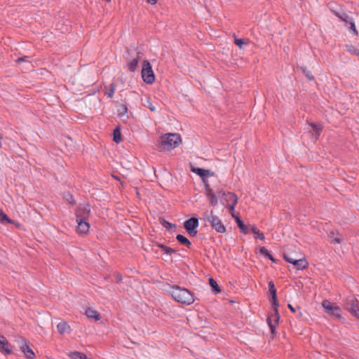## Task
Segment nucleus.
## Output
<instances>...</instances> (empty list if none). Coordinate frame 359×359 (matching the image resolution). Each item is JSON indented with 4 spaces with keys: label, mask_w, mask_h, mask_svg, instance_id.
<instances>
[{
    "label": "nucleus",
    "mask_w": 359,
    "mask_h": 359,
    "mask_svg": "<svg viewBox=\"0 0 359 359\" xmlns=\"http://www.w3.org/2000/svg\"><path fill=\"white\" fill-rule=\"evenodd\" d=\"M169 291L172 297L177 302L190 305L194 302L193 294L186 288L177 285L171 286Z\"/></svg>",
    "instance_id": "1"
},
{
    "label": "nucleus",
    "mask_w": 359,
    "mask_h": 359,
    "mask_svg": "<svg viewBox=\"0 0 359 359\" xmlns=\"http://www.w3.org/2000/svg\"><path fill=\"white\" fill-rule=\"evenodd\" d=\"M287 307L289 308V309L292 312V313H295L296 312V309L295 308H294L291 304H288L287 305Z\"/></svg>",
    "instance_id": "47"
},
{
    "label": "nucleus",
    "mask_w": 359,
    "mask_h": 359,
    "mask_svg": "<svg viewBox=\"0 0 359 359\" xmlns=\"http://www.w3.org/2000/svg\"><path fill=\"white\" fill-rule=\"evenodd\" d=\"M156 245H157V247L161 248L162 250H163L166 253V250H168V246H166L163 244H161V243H158Z\"/></svg>",
    "instance_id": "41"
},
{
    "label": "nucleus",
    "mask_w": 359,
    "mask_h": 359,
    "mask_svg": "<svg viewBox=\"0 0 359 359\" xmlns=\"http://www.w3.org/2000/svg\"><path fill=\"white\" fill-rule=\"evenodd\" d=\"M302 71L303 74L305 75V76L308 79V80L313 81L314 79V77L310 71L306 70V68L303 67H302Z\"/></svg>",
    "instance_id": "36"
},
{
    "label": "nucleus",
    "mask_w": 359,
    "mask_h": 359,
    "mask_svg": "<svg viewBox=\"0 0 359 359\" xmlns=\"http://www.w3.org/2000/svg\"><path fill=\"white\" fill-rule=\"evenodd\" d=\"M21 351L28 359H32L35 355L33 351L27 344H24L21 346Z\"/></svg>",
    "instance_id": "20"
},
{
    "label": "nucleus",
    "mask_w": 359,
    "mask_h": 359,
    "mask_svg": "<svg viewBox=\"0 0 359 359\" xmlns=\"http://www.w3.org/2000/svg\"><path fill=\"white\" fill-rule=\"evenodd\" d=\"M148 4L154 5L157 3L158 0H146Z\"/></svg>",
    "instance_id": "46"
},
{
    "label": "nucleus",
    "mask_w": 359,
    "mask_h": 359,
    "mask_svg": "<svg viewBox=\"0 0 359 359\" xmlns=\"http://www.w3.org/2000/svg\"><path fill=\"white\" fill-rule=\"evenodd\" d=\"M269 292L271 295V298L270 299L271 306H278V302L277 296H276V289L275 285L272 280H271L269 283Z\"/></svg>",
    "instance_id": "14"
},
{
    "label": "nucleus",
    "mask_w": 359,
    "mask_h": 359,
    "mask_svg": "<svg viewBox=\"0 0 359 359\" xmlns=\"http://www.w3.org/2000/svg\"><path fill=\"white\" fill-rule=\"evenodd\" d=\"M209 283L211 287L212 291L215 294H218L221 292V290H220L218 284L212 278H209Z\"/></svg>",
    "instance_id": "28"
},
{
    "label": "nucleus",
    "mask_w": 359,
    "mask_h": 359,
    "mask_svg": "<svg viewBox=\"0 0 359 359\" xmlns=\"http://www.w3.org/2000/svg\"><path fill=\"white\" fill-rule=\"evenodd\" d=\"M142 80L148 84H152L155 81V75L151 65L148 60H144L142 66Z\"/></svg>",
    "instance_id": "5"
},
{
    "label": "nucleus",
    "mask_w": 359,
    "mask_h": 359,
    "mask_svg": "<svg viewBox=\"0 0 359 359\" xmlns=\"http://www.w3.org/2000/svg\"><path fill=\"white\" fill-rule=\"evenodd\" d=\"M278 307V306H272L273 312L269 313L267 317V323L273 334L275 332L276 326L280 319Z\"/></svg>",
    "instance_id": "8"
},
{
    "label": "nucleus",
    "mask_w": 359,
    "mask_h": 359,
    "mask_svg": "<svg viewBox=\"0 0 359 359\" xmlns=\"http://www.w3.org/2000/svg\"><path fill=\"white\" fill-rule=\"evenodd\" d=\"M162 149H173L182 142L181 136L177 133H168L161 137Z\"/></svg>",
    "instance_id": "2"
},
{
    "label": "nucleus",
    "mask_w": 359,
    "mask_h": 359,
    "mask_svg": "<svg viewBox=\"0 0 359 359\" xmlns=\"http://www.w3.org/2000/svg\"><path fill=\"white\" fill-rule=\"evenodd\" d=\"M237 203H231L229 205V210H230V213L232 215L233 217H234L233 212L235 210V207Z\"/></svg>",
    "instance_id": "40"
},
{
    "label": "nucleus",
    "mask_w": 359,
    "mask_h": 359,
    "mask_svg": "<svg viewBox=\"0 0 359 359\" xmlns=\"http://www.w3.org/2000/svg\"><path fill=\"white\" fill-rule=\"evenodd\" d=\"M85 314L88 318L94 319L95 321L101 318L100 314L97 311L90 308H88L86 310Z\"/></svg>",
    "instance_id": "19"
},
{
    "label": "nucleus",
    "mask_w": 359,
    "mask_h": 359,
    "mask_svg": "<svg viewBox=\"0 0 359 359\" xmlns=\"http://www.w3.org/2000/svg\"><path fill=\"white\" fill-rule=\"evenodd\" d=\"M27 58H28V57H18L17 60H16V62L18 63H20L21 62H24V61H27Z\"/></svg>",
    "instance_id": "45"
},
{
    "label": "nucleus",
    "mask_w": 359,
    "mask_h": 359,
    "mask_svg": "<svg viewBox=\"0 0 359 359\" xmlns=\"http://www.w3.org/2000/svg\"><path fill=\"white\" fill-rule=\"evenodd\" d=\"M292 259H297V258L292 256Z\"/></svg>",
    "instance_id": "51"
},
{
    "label": "nucleus",
    "mask_w": 359,
    "mask_h": 359,
    "mask_svg": "<svg viewBox=\"0 0 359 359\" xmlns=\"http://www.w3.org/2000/svg\"><path fill=\"white\" fill-rule=\"evenodd\" d=\"M176 239L182 245H185L188 248H191V243L184 236H183L182 234H177V236H176Z\"/></svg>",
    "instance_id": "23"
},
{
    "label": "nucleus",
    "mask_w": 359,
    "mask_h": 359,
    "mask_svg": "<svg viewBox=\"0 0 359 359\" xmlns=\"http://www.w3.org/2000/svg\"><path fill=\"white\" fill-rule=\"evenodd\" d=\"M218 197L225 201L229 205L238 203V196L233 192H225L222 190L217 191Z\"/></svg>",
    "instance_id": "10"
},
{
    "label": "nucleus",
    "mask_w": 359,
    "mask_h": 359,
    "mask_svg": "<svg viewBox=\"0 0 359 359\" xmlns=\"http://www.w3.org/2000/svg\"><path fill=\"white\" fill-rule=\"evenodd\" d=\"M348 28L349 29L350 32H352L353 34L354 35H356L358 36V32L356 29V27H355V22H354V20H352L348 25Z\"/></svg>",
    "instance_id": "35"
},
{
    "label": "nucleus",
    "mask_w": 359,
    "mask_h": 359,
    "mask_svg": "<svg viewBox=\"0 0 359 359\" xmlns=\"http://www.w3.org/2000/svg\"><path fill=\"white\" fill-rule=\"evenodd\" d=\"M117 111H118V116L120 117H123L124 116H126L128 113V107H127V105L126 104H121L118 109H117Z\"/></svg>",
    "instance_id": "32"
},
{
    "label": "nucleus",
    "mask_w": 359,
    "mask_h": 359,
    "mask_svg": "<svg viewBox=\"0 0 359 359\" xmlns=\"http://www.w3.org/2000/svg\"><path fill=\"white\" fill-rule=\"evenodd\" d=\"M198 226V219L196 217H191L186 220L184 223V229L187 230L196 229Z\"/></svg>",
    "instance_id": "17"
},
{
    "label": "nucleus",
    "mask_w": 359,
    "mask_h": 359,
    "mask_svg": "<svg viewBox=\"0 0 359 359\" xmlns=\"http://www.w3.org/2000/svg\"><path fill=\"white\" fill-rule=\"evenodd\" d=\"M191 170L203 178L209 176L210 172V170L201 168L191 167Z\"/></svg>",
    "instance_id": "21"
},
{
    "label": "nucleus",
    "mask_w": 359,
    "mask_h": 359,
    "mask_svg": "<svg viewBox=\"0 0 359 359\" xmlns=\"http://www.w3.org/2000/svg\"><path fill=\"white\" fill-rule=\"evenodd\" d=\"M69 356L72 359H88L87 356L80 352L74 351L69 354Z\"/></svg>",
    "instance_id": "33"
},
{
    "label": "nucleus",
    "mask_w": 359,
    "mask_h": 359,
    "mask_svg": "<svg viewBox=\"0 0 359 359\" xmlns=\"http://www.w3.org/2000/svg\"><path fill=\"white\" fill-rule=\"evenodd\" d=\"M344 308L351 315L359 319L358 300L353 296L348 297L344 303Z\"/></svg>",
    "instance_id": "6"
},
{
    "label": "nucleus",
    "mask_w": 359,
    "mask_h": 359,
    "mask_svg": "<svg viewBox=\"0 0 359 359\" xmlns=\"http://www.w3.org/2000/svg\"><path fill=\"white\" fill-rule=\"evenodd\" d=\"M0 348L7 354H10L12 353V346L6 339V338L0 334Z\"/></svg>",
    "instance_id": "15"
},
{
    "label": "nucleus",
    "mask_w": 359,
    "mask_h": 359,
    "mask_svg": "<svg viewBox=\"0 0 359 359\" xmlns=\"http://www.w3.org/2000/svg\"><path fill=\"white\" fill-rule=\"evenodd\" d=\"M334 14L339 18L341 21L346 22V25L348 26V25L353 20V18L349 16L345 12H337L334 11Z\"/></svg>",
    "instance_id": "18"
},
{
    "label": "nucleus",
    "mask_w": 359,
    "mask_h": 359,
    "mask_svg": "<svg viewBox=\"0 0 359 359\" xmlns=\"http://www.w3.org/2000/svg\"><path fill=\"white\" fill-rule=\"evenodd\" d=\"M354 54L359 55V51H358L357 50H355Z\"/></svg>",
    "instance_id": "49"
},
{
    "label": "nucleus",
    "mask_w": 359,
    "mask_h": 359,
    "mask_svg": "<svg viewBox=\"0 0 359 359\" xmlns=\"http://www.w3.org/2000/svg\"><path fill=\"white\" fill-rule=\"evenodd\" d=\"M127 54L126 60L128 69L129 71L134 72L136 70L142 53L135 50H128Z\"/></svg>",
    "instance_id": "4"
},
{
    "label": "nucleus",
    "mask_w": 359,
    "mask_h": 359,
    "mask_svg": "<svg viewBox=\"0 0 359 359\" xmlns=\"http://www.w3.org/2000/svg\"><path fill=\"white\" fill-rule=\"evenodd\" d=\"M203 219L205 222H208L217 232L221 233H225V226L222 223L221 219L217 216L213 215L212 210H211L210 213L208 212H204Z\"/></svg>",
    "instance_id": "3"
},
{
    "label": "nucleus",
    "mask_w": 359,
    "mask_h": 359,
    "mask_svg": "<svg viewBox=\"0 0 359 359\" xmlns=\"http://www.w3.org/2000/svg\"><path fill=\"white\" fill-rule=\"evenodd\" d=\"M322 306L328 314L338 318H341V309L339 306L332 305L330 302L327 299L323 301Z\"/></svg>",
    "instance_id": "9"
},
{
    "label": "nucleus",
    "mask_w": 359,
    "mask_h": 359,
    "mask_svg": "<svg viewBox=\"0 0 359 359\" xmlns=\"http://www.w3.org/2000/svg\"><path fill=\"white\" fill-rule=\"evenodd\" d=\"M328 238L331 243L332 244H340L344 240L342 235L339 233H334V231H331L328 234Z\"/></svg>",
    "instance_id": "16"
},
{
    "label": "nucleus",
    "mask_w": 359,
    "mask_h": 359,
    "mask_svg": "<svg viewBox=\"0 0 359 359\" xmlns=\"http://www.w3.org/2000/svg\"><path fill=\"white\" fill-rule=\"evenodd\" d=\"M90 211L88 205H80L76 210V219H88Z\"/></svg>",
    "instance_id": "12"
},
{
    "label": "nucleus",
    "mask_w": 359,
    "mask_h": 359,
    "mask_svg": "<svg viewBox=\"0 0 359 359\" xmlns=\"http://www.w3.org/2000/svg\"><path fill=\"white\" fill-rule=\"evenodd\" d=\"M210 175H211V176H214V175H215V172H211V171H210L209 176H210Z\"/></svg>",
    "instance_id": "50"
},
{
    "label": "nucleus",
    "mask_w": 359,
    "mask_h": 359,
    "mask_svg": "<svg viewBox=\"0 0 359 359\" xmlns=\"http://www.w3.org/2000/svg\"><path fill=\"white\" fill-rule=\"evenodd\" d=\"M236 222L243 233L246 234L249 232L250 226H246L238 217H236Z\"/></svg>",
    "instance_id": "24"
},
{
    "label": "nucleus",
    "mask_w": 359,
    "mask_h": 359,
    "mask_svg": "<svg viewBox=\"0 0 359 359\" xmlns=\"http://www.w3.org/2000/svg\"><path fill=\"white\" fill-rule=\"evenodd\" d=\"M144 106L149 109L151 111H156V107L152 104L150 99H147L144 103Z\"/></svg>",
    "instance_id": "37"
},
{
    "label": "nucleus",
    "mask_w": 359,
    "mask_h": 359,
    "mask_svg": "<svg viewBox=\"0 0 359 359\" xmlns=\"http://www.w3.org/2000/svg\"><path fill=\"white\" fill-rule=\"evenodd\" d=\"M190 236H195L197 234L196 229H190L187 231Z\"/></svg>",
    "instance_id": "39"
},
{
    "label": "nucleus",
    "mask_w": 359,
    "mask_h": 359,
    "mask_svg": "<svg viewBox=\"0 0 359 359\" xmlns=\"http://www.w3.org/2000/svg\"><path fill=\"white\" fill-rule=\"evenodd\" d=\"M156 245H157V247L161 248L162 250H163L166 253V250H168V246H166L163 244H161V243H158Z\"/></svg>",
    "instance_id": "42"
},
{
    "label": "nucleus",
    "mask_w": 359,
    "mask_h": 359,
    "mask_svg": "<svg viewBox=\"0 0 359 359\" xmlns=\"http://www.w3.org/2000/svg\"><path fill=\"white\" fill-rule=\"evenodd\" d=\"M203 181L205 182V185H204L205 194L206 195L207 198L208 199V201H210V203L212 205H213V206L217 205L218 203L217 194H215L214 193L213 190L210 188V187L207 181L205 182L204 180H203Z\"/></svg>",
    "instance_id": "11"
},
{
    "label": "nucleus",
    "mask_w": 359,
    "mask_h": 359,
    "mask_svg": "<svg viewBox=\"0 0 359 359\" xmlns=\"http://www.w3.org/2000/svg\"><path fill=\"white\" fill-rule=\"evenodd\" d=\"M156 245H157V247L161 248L162 250H163L166 253V250H168V246H166L163 244H161V243H158Z\"/></svg>",
    "instance_id": "43"
},
{
    "label": "nucleus",
    "mask_w": 359,
    "mask_h": 359,
    "mask_svg": "<svg viewBox=\"0 0 359 359\" xmlns=\"http://www.w3.org/2000/svg\"><path fill=\"white\" fill-rule=\"evenodd\" d=\"M88 219H76L78 224L76 231L79 234H85L88 232L90 229L89 223L87 222Z\"/></svg>",
    "instance_id": "13"
},
{
    "label": "nucleus",
    "mask_w": 359,
    "mask_h": 359,
    "mask_svg": "<svg viewBox=\"0 0 359 359\" xmlns=\"http://www.w3.org/2000/svg\"><path fill=\"white\" fill-rule=\"evenodd\" d=\"M113 140L116 143H119L122 140L121 130L119 127H116L113 131Z\"/></svg>",
    "instance_id": "26"
},
{
    "label": "nucleus",
    "mask_w": 359,
    "mask_h": 359,
    "mask_svg": "<svg viewBox=\"0 0 359 359\" xmlns=\"http://www.w3.org/2000/svg\"><path fill=\"white\" fill-rule=\"evenodd\" d=\"M161 224L165 229H170L172 227H175V224H171L163 218H160Z\"/></svg>",
    "instance_id": "34"
},
{
    "label": "nucleus",
    "mask_w": 359,
    "mask_h": 359,
    "mask_svg": "<svg viewBox=\"0 0 359 359\" xmlns=\"http://www.w3.org/2000/svg\"><path fill=\"white\" fill-rule=\"evenodd\" d=\"M351 48H352L353 49H351V48H348L347 50H348V51H349V52H351V53H353V54H354V51H355V49L353 47H351Z\"/></svg>",
    "instance_id": "48"
},
{
    "label": "nucleus",
    "mask_w": 359,
    "mask_h": 359,
    "mask_svg": "<svg viewBox=\"0 0 359 359\" xmlns=\"http://www.w3.org/2000/svg\"><path fill=\"white\" fill-rule=\"evenodd\" d=\"M176 252V250L173 248L168 247V250H166V254H172Z\"/></svg>",
    "instance_id": "44"
},
{
    "label": "nucleus",
    "mask_w": 359,
    "mask_h": 359,
    "mask_svg": "<svg viewBox=\"0 0 359 359\" xmlns=\"http://www.w3.org/2000/svg\"><path fill=\"white\" fill-rule=\"evenodd\" d=\"M57 331L60 334L67 333L70 330L69 325L65 322H61L57 325Z\"/></svg>",
    "instance_id": "22"
},
{
    "label": "nucleus",
    "mask_w": 359,
    "mask_h": 359,
    "mask_svg": "<svg viewBox=\"0 0 359 359\" xmlns=\"http://www.w3.org/2000/svg\"><path fill=\"white\" fill-rule=\"evenodd\" d=\"M283 259L287 262L292 264L297 270H303L308 266V262L304 258L292 259V255L289 253H284Z\"/></svg>",
    "instance_id": "7"
},
{
    "label": "nucleus",
    "mask_w": 359,
    "mask_h": 359,
    "mask_svg": "<svg viewBox=\"0 0 359 359\" xmlns=\"http://www.w3.org/2000/svg\"><path fill=\"white\" fill-rule=\"evenodd\" d=\"M0 222L1 224H13L14 221L10 219L4 212L0 210Z\"/></svg>",
    "instance_id": "30"
},
{
    "label": "nucleus",
    "mask_w": 359,
    "mask_h": 359,
    "mask_svg": "<svg viewBox=\"0 0 359 359\" xmlns=\"http://www.w3.org/2000/svg\"><path fill=\"white\" fill-rule=\"evenodd\" d=\"M259 253L264 256L265 257H267L270 260H271L273 262H276L277 260L270 254L269 250L265 247H261L259 249Z\"/></svg>",
    "instance_id": "25"
},
{
    "label": "nucleus",
    "mask_w": 359,
    "mask_h": 359,
    "mask_svg": "<svg viewBox=\"0 0 359 359\" xmlns=\"http://www.w3.org/2000/svg\"><path fill=\"white\" fill-rule=\"evenodd\" d=\"M235 43L236 45L239 47L240 48H242L243 45V44H246L247 42L244 40V39H235Z\"/></svg>",
    "instance_id": "38"
},
{
    "label": "nucleus",
    "mask_w": 359,
    "mask_h": 359,
    "mask_svg": "<svg viewBox=\"0 0 359 359\" xmlns=\"http://www.w3.org/2000/svg\"><path fill=\"white\" fill-rule=\"evenodd\" d=\"M310 126L315 133V134H314L315 137L316 139L318 138V137L320 136V133L322 131L321 126L320 124H316V123H311L310 124Z\"/></svg>",
    "instance_id": "31"
},
{
    "label": "nucleus",
    "mask_w": 359,
    "mask_h": 359,
    "mask_svg": "<svg viewBox=\"0 0 359 359\" xmlns=\"http://www.w3.org/2000/svg\"><path fill=\"white\" fill-rule=\"evenodd\" d=\"M116 85L114 83H111L104 92V95L109 98H112L116 90Z\"/></svg>",
    "instance_id": "29"
},
{
    "label": "nucleus",
    "mask_w": 359,
    "mask_h": 359,
    "mask_svg": "<svg viewBox=\"0 0 359 359\" xmlns=\"http://www.w3.org/2000/svg\"><path fill=\"white\" fill-rule=\"evenodd\" d=\"M250 231L254 234L257 235V237H256V238H259L260 240L262 241L265 239L264 233L261 232L255 225L250 226Z\"/></svg>",
    "instance_id": "27"
},
{
    "label": "nucleus",
    "mask_w": 359,
    "mask_h": 359,
    "mask_svg": "<svg viewBox=\"0 0 359 359\" xmlns=\"http://www.w3.org/2000/svg\"><path fill=\"white\" fill-rule=\"evenodd\" d=\"M107 2H109L111 0H106Z\"/></svg>",
    "instance_id": "52"
}]
</instances>
